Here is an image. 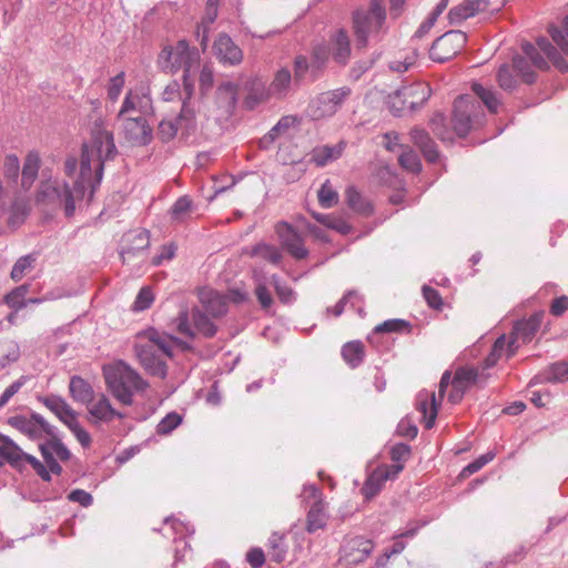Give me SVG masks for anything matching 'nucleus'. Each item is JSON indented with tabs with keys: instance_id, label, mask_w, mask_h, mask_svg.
I'll use <instances>...</instances> for the list:
<instances>
[{
	"instance_id": "f257e3e1",
	"label": "nucleus",
	"mask_w": 568,
	"mask_h": 568,
	"mask_svg": "<svg viewBox=\"0 0 568 568\" xmlns=\"http://www.w3.org/2000/svg\"><path fill=\"white\" fill-rule=\"evenodd\" d=\"M116 146L113 135L108 131H99L93 135L92 145H82L80 160V173L73 185H62L57 180L42 181L39 185L36 201L38 204L50 206L59 205L63 209L64 215L71 219L87 193L88 204L92 202L95 191L101 184L104 171V162L116 155Z\"/></svg>"
},
{
	"instance_id": "f03ea898",
	"label": "nucleus",
	"mask_w": 568,
	"mask_h": 568,
	"mask_svg": "<svg viewBox=\"0 0 568 568\" xmlns=\"http://www.w3.org/2000/svg\"><path fill=\"white\" fill-rule=\"evenodd\" d=\"M138 337L145 339L134 345L141 366L149 375L164 379L168 375V365L162 356L173 357V348L168 344V337L154 327L141 332Z\"/></svg>"
},
{
	"instance_id": "7ed1b4c3",
	"label": "nucleus",
	"mask_w": 568,
	"mask_h": 568,
	"mask_svg": "<svg viewBox=\"0 0 568 568\" xmlns=\"http://www.w3.org/2000/svg\"><path fill=\"white\" fill-rule=\"evenodd\" d=\"M103 376L111 394L125 406L133 404V390L148 387V383L122 361L104 366Z\"/></svg>"
},
{
	"instance_id": "20e7f679",
	"label": "nucleus",
	"mask_w": 568,
	"mask_h": 568,
	"mask_svg": "<svg viewBox=\"0 0 568 568\" xmlns=\"http://www.w3.org/2000/svg\"><path fill=\"white\" fill-rule=\"evenodd\" d=\"M385 20L386 10L382 0H371L367 10H355L352 16V23L357 48H365L369 36L378 33Z\"/></svg>"
},
{
	"instance_id": "39448f33",
	"label": "nucleus",
	"mask_w": 568,
	"mask_h": 568,
	"mask_svg": "<svg viewBox=\"0 0 568 568\" xmlns=\"http://www.w3.org/2000/svg\"><path fill=\"white\" fill-rule=\"evenodd\" d=\"M480 104L468 95H459L453 106V130L459 138H466L473 129Z\"/></svg>"
},
{
	"instance_id": "423d86ee",
	"label": "nucleus",
	"mask_w": 568,
	"mask_h": 568,
	"mask_svg": "<svg viewBox=\"0 0 568 568\" xmlns=\"http://www.w3.org/2000/svg\"><path fill=\"white\" fill-rule=\"evenodd\" d=\"M467 36L462 30H449L438 37L429 49V58L439 63L455 58L465 48Z\"/></svg>"
},
{
	"instance_id": "0eeeda50",
	"label": "nucleus",
	"mask_w": 568,
	"mask_h": 568,
	"mask_svg": "<svg viewBox=\"0 0 568 568\" xmlns=\"http://www.w3.org/2000/svg\"><path fill=\"white\" fill-rule=\"evenodd\" d=\"M8 425L27 435L30 439H38L41 434L53 435V426L50 425L40 414L32 413L30 418L23 415H16L8 418Z\"/></svg>"
},
{
	"instance_id": "6e6552de",
	"label": "nucleus",
	"mask_w": 568,
	"mask_h": 568,
	"mask_svg": "<svg viewBox=\"0 0 568 568\" xmlns=\"http://www.w3.org/2000/svg\"><path fill=\"white\" fill-rule=\"evenodd\" d=\"M373 549L374 544L372 540L362 536H355L343 544L341 559L347 565H358L371 556Z\"/></svg>"
},
{
	"instance_id": "1a4fd4ad",
	"label": "nucleus",
	"mask_w": 568,
	"mask_h": 568,
	"mask_svg": "<svg viewBox=\"0 0 568 568\" xmlns=\"http://www.w3.org/2000/svg\"><path fill=\"white\" fill-rule=\"evenodd\" d=\"M276 233L281 240L282 246L296 260H304L308 255V250L304 246L300 233L287 222H280L276 225Z\"/></svg>"
},
{
	"instance_id": "9d476101",
	"label": "nucleus",
	"mask_w": 568,
	"mask_h": 568,
	"mask_svg": "<svg viewBox=\"0 0 568 568\" xmlns=\"http://www.w3.org/2000/svg\"><path fill=\"white\" fill-rule=\"evenodd\" d=\"M348 87H342L335 90H329L321 93L316 98L317 109L315 115L317 118H325L334 115L343 105L345 100L351 95Z\"/></svg>"
},
{
	"instance_id": "9b49d317",
	"label": "nucleus",
	"mask_w": 568,
	"mask_h": 568,
	"mask_svg": "<svg viewBox=\"0 0 568 568\" xmlns=\"http://www.w3.org/2000/svg\"><path fill=\"white\" fill-rule=\"evenodd\" d=\"M213 53L224 65H237L243 61L242 49L227 33H220L214 40Z\"/></svg>"
},
{
	"instance_id": "f8f14e48",
	"label": "nucleus",
	"mask_w": 568,
	"mask_h": 568,
	"mask_svg": "<svg viewBox=\"0 0 568 568\" xmlns=\"http://www.w3.org/2000/svg\"><path fill=\"white\" fill-rule=\"evenodd\" d=\"M125 138L139 145H148L152 141V128L144 116L123 118Z\"/></svg>"
},
{
	"instance_id": "ddd939ff",
	"label": "nucleus",
	"mask_w": 568,
	"mask_h": 568,
	"mask_svg": "<svg viewBox=\"0 0 568 568\" xmlns=\"http://www.w3.org/2000/svg\"><path fill=\"white\" fill-rule=\"evenodd\" d=\"M331 48V54L336 64L345 67L351 59V39L344 28H339L329 36L327 43Z\"/></svg>"
},
{
	"instance_id": "4468645a",
	"label": "nucleus",
	"mask_w": 568,
	"mask_h": 568,
	"mask_svg": "<svg viewBox=\"0 0 568 568\" xmlns=\"http://www.w3.org/2000/svg\"><path fill=\"white\" fill-rule=\"evenodd\" d=\"M312 497L317 498L306 515V531L313 534L318 529H324L327 525L326 504L321 499V491L315 486H311Z\"/></svg>"
},
{
	"instance_id": "2eb2a0df",
	"label": "nucleus",
	"mask_w": 568,
	"mask_h": 568,
	"mask_svg": "<svg viewBox=\"0 0 568 568\" xmlns=\"http://www.w3.org/2000/svg\"><path fill=\"white\" fill-rule=\"evenodd\" d=\"M88 408V420L98 424L100 422L102 423H110L114 418L122 419L124 415L116 409H114L109 400V398L101 394L98 398V400L94 403V400L87 406Z\"/></svg>"
},
{
	"instance_id": "dca6fc26",
	"label": "nucleus",
	"mask_w": 568,
	"mask_h": 568,
	"mask_svg": "<svg viewBox=\"0 0 568 568\" xmlns=\"http://www.w3.org/2000/svg\"><path fill=\"white\" fill-rule=\"evenodd\" d=\"M199 298L203 307V312L214 318L224 316L227 313V297L214 290H202Z\"/></svg>"
},
{
	"instance_id": "f3484780",
	"label": "nucleus",
	"mask_w": 568,
	"mask_h": 568,
	"mask_svg": "<svg viewBox=\"0 0 568 568\" xmlns=\"http://www.w3.org/2000/svg\"><path fill=\"white\" fill-rule=\"evenodd\" d=\"M399 93L408 100V110H419L432 97V88L425 82H415L399 88Z\"/></svg>"
},
{
	"instance_id": "a211bd4d",
	"label": "nucleus",
	"mask_w": 568,
	"mask_h": 568,
	"mask_svg": "<svg viewBox=\"0 0 568 568\" xmlns=\"http://www.w3.org/2000/svg\"><path fill=\"white\" fill-rule=\"evenodd\" d=\"M409 135L413 143L420 150L427 162L436 163L438 161L439 151L437 144L425 129L415 126L410 130Z\"/></svg>"
},
{
	"instance_id": "6ab92c4d",
	"label": "nucleus",
	"mask_w": 568,
	"mask_h": 568,
	"mask_svg": "<svg viewBox=\"0 0 568 568\" xmlns=\"http://www.w3.org/2000/svg\"><path fill=\"white\" fill-rule=\"evenodd\" d=\"M409 135L413 143L420 150L427 162L436 163L438 161L439 151L437 144L425 129L415 126L410 130Z\"/></svg>"
},
{
	"instance_id": "aec40b11",
	"label": "nucleus",
	"mask_w": 568,
	"mask_h": 568,
	"mask_svg": "<svg viewBox=\"0 0 568 568\" xmlns=\"http://www.w3.org/2000/svg\"><path fill=\"white\" fill-rule=\"evenodd\" d=\"M409 135L413 143L420 150L427 162L436 163L438 161L439 151L437 144L425 129L415 126L410 130Z\"/></svg>"
},
{
	"instance_id": "412c9836",
	"label": "nucleus",
	"mask_w": 568,
	"mask_h": 568,
	"mask_svg": "<svg viewBox=\"0 0 568 568\" xmlns=\"http://www.w3.org/2000/svg\"><path fill=\"white\" fill-rule=\"evenodd\" d=\"M409 135L413 143L420 150L427 162L436 163L438 161L439 151L437 144L425 129L415 126L410 130Z\"/></svg>"
},
{
	"instance_id": "4be33fe9",
	"label": "nucleus",
	"mask_w": 568,
	"mask_h": 568,
	"mask_svg": "<svg viewBox=\"0 0 568 568\" xmlns=\"http://www.w3.org/2000/svg\"><path fill=\"white\" fill-rule=\"evenodd\" d=\"M38 399L65 426L78 417L77 412L61 396H40Z\"/></svg>"
},
{
	"instance_id": "5701e85b",
	"label": "nucleus",
	"mask_w": 568,
	"mask_h": 568,
	"mask_svg": "<svg viewBox=\"0 0 568 568\" xmlns=\"http://www.w3.org/2000/svg\"><path fill=\"white\" fill-rule=\"evenodd\" d=\"M0 457L6 460L13 469L22 473L24 466L22 465V457L24 452L16 444L9 436L0 433Z\"/></svg>"
},
{
	"instance_id": "b1692460",
	"label": "nucleus",
	"mask_w": 568,
	"mask_h": 568,
	"mask_svg": "<svg viewBox=\"0 0 568 568\" xmlns=\"http://www.w3.org/2000/svg\"><path fill=\"white\" fill-rule=\"evenodd\" d=\"M200 59V54L197 49L190 48L186 40L178 41L175 45V55H174V72L180 69H183V72L187 70L191 72L192 68L197 64Z\"/></svg>"
},
{
	"instance_id": "393cba45",
	"label": "nucleus",
	"mask_w": 568,
	"mask_h": 568,
	"mask_svg": "<svg viewBox=\"0 0 568 568\" xmlns=\"http://www.w3.org/2000/svg\"><path fill=\"white\" fill-rule=\"evenodd\" d=\"M331 57V48L326 42H320L311 50V82L316 81L325 71Z\"/></svg>"
},
{
	"instance_id": "a878e982",
	"label": "nucleus",
	"mask_w": 568,
	"mask_h": 568,
	"mask_svg": "<svg viewBox=\"0 0 568 568\" xmlns=\"http://www.w3.org/2000/svg\"><path fill=\"white\" fill-rule=\"evenodd\" d=\"M544 316L545 312L538 311L528 318L517 321L514 325L511 335L515 334L517 337H520L524 343L530 342L539 331Z\"/></svg>"
},
{
	"instance_id": "bb28decb",
	"label": "nucleus",
	"mask_w": 568,
	"mask_h": 568,
	"mask_svg": "<svg viewBox=\"0 0 568 568\" xmlns=\"http://www.w3.org/2000/svg\"><path fill=\"white\" fill-rule=\"evenodd\" d=\"M440 403L435 393L420 392L417 397V409L423 414L425 428L430 429L435 425Z\"/></svg>"
},
{
	"instance_id": "cd10ccee",
	"label": "nucleus",
	"mask_w": 568,
	"mask_h": 568,
	"mask_svg": "<svg viewBox=\"0 0 568 568\" xmlns=\"http://www.w3.org/2000/svg\"><path fill=\"white\" fill-rule=\"evenodd\" d=\"M345 203L355 214L363 217H369L374 213L373 203L353 185L345 190Z\"/></svg>"
},
{
	"instance_id": "c85d7f7f",
	"label": "nucleus",
	"mask_w": 568,
	"mask_h": 568,
	"mask_svg": "<svg viewBox=\"0 0 568 568\" xmlns=\"http://www.w3.org/2000/svg\"><path fill=\"white\" fill-rule=\"evenodd\" d=\"M69 393L74 402L81 403L85 406H89L94 400L95 396L92 385L79 375L71 376Z\"/></svg>"
},
{
	"instance_id": "c756f323",
	"label": "nucleus",
	"mask_w": 568,
	"mask_h": 568,
	"mask_svg": "<svg viewBox=\"0 0 568 568\" xmlns=\"http://www.w3.org/2000/svg\"><path fill=\"white\" fill-rule=\"evenodd\" d=\"M196 114L197 110L195 104L192 101H183L180 113L175 118L182 136H189L196 132Z\"/></svg>"
},
{
	"instance_id": "7c9ffc66",
	"label": "nucleus",
	"mask_w": 568,
	"mask_h": 568,
	"mask_svg": "<svg viewBox=\"0 0 568 568\" xmlns=\"http://www.w3.org/2000/svg\"><path fill=\"white\" fill-rule=\"evenodd\" d=\"M220 0H207L205 6V14L201 23L196 28V38L200 41L202 50L205 51L209 42V28L217 18Z\"/></svg>"
},
{
	"instance_id": "2f4dec72",
	"label": "nucleus",
	"mask_w": 568,
	"mask_h": 568,
	"mask_svg": "<svg viewBox=\"0 0 568 568\" xmlns=\"http://www.w3.org/2000/svg\"><path fill=\"white\" fill-rule=\"evenodd\" d=\"M215 100L219 109L231 115L237 102V85L232 82L222 83L216 90Z\"/></svg>"
},
{
	"instance_id": "473e14b6",
	"label": "nucleus",
	"mask_w": 568,
	"mask_h": 568,
	"mask_svg": "<svg viewBox=\"0 0 568 568\" xmlns=\"http://www.w3.org/2000/svg\"><path fill=\"white\" fill-rule=\"evenodd\" d=\"M564 383L568 381V363L565 361L556 362L549 365L542 373L532 378L529 386L537 382Z\"/></svg>"
},
{
	"instance_id": "72a5a7b5",
	"label": "nucleus",
	"mask_w": 568,
	"mask_h": 568,
	"mask_svg": "<svg viewBox=\"0 0 568 568\" xmlns=\"http://www.w3.org/2000/svg\"><path fill=\"white\" fill-rule=\"evenodd\" d=\"M41 159L38 152L30 151L22 168L21 186L29 190L38 178Z\"/></svg>"
},
{
	"instance_id": "f704fd0d",
	"label": "nucleus",
	"mask_w": 568,
	"mask_h": 568,
	"mask_svg": "<svg viewBox=\"0 0 568 568\" xmlns=\"http://www.w3.org/2000/svg\"><path fill=\"white\" fill-rule=\"evenodd\" d=\"M343 359L351 368H357L365 358V346L361 341L347 342L341 351Z\"/></svg>"
},
{
	"instance_id": "c9c22d12",
	"label": "nucleus",
	"mask_w": 568,
	"mask_h": 568,
	"mask_svg": "<svg viewBox=\"0 0 568 568\" xmlns=\"http://www.w3.org/2000/svg\"><path fill=\"white\" fill-rule=\"evenodd\" d=\"M386 480L387 475H383L382 470H378V468L374 469L367 476L364 485L361 488V493L364 496L365 500H371L374 497H376L382 490Z\"/></svg>"
},
{
	"instance_id": "e433bc0d",
	"label": "nucleus",
	"mask_w": 568,
	"mask_h": 568,
	"mask_svg": "<svg viewBox=\"0 0 568 568\" xmlns=\"http://www.w3.org/2000/svg\"><path fill=\"white\" fill-rule=\"evenodd\" d=\"M21 356L19 344L9 337L0 338V369L16 363Z\"/></svg>"
},
{
	"instance_id": "4c0bfd02",
	"label": "nucleus",
	"mask_w": 568,
	"mask_h": 568,
	"mask_svg": "<svg viewBox=\"0 0 568 568\" xmlns=\"http://www.w3.org/2000/svg\"><path fill=\"white\" fill-rule=\"evenodd\" d=\"M481 376L475 367L460 366L455 371L453 382L468 389L471 385L484 384L488 375L484 376V379Z\"/></svg>"
},
{
	"instance_id": "58836bf2",
	"label": "nucleus",
	"mask_w": 568,
	"mask_h": 568,
	"mask_svg": "<svg viewBox=\"0 0 568 568\" xmlns=\"http://www.w3.org/2000/svg\"><path fill=\"white\" fill-rule=\"evenodd\" d=\"M210 315L205 314L201 308L192 310V321L199 334L205 338H212L216 335L217 326L210 320Z\"/></svg>"
},
{
	"instance_id": "ea45409f",
	"label": "nucleus",
	"mask_w": 568,
	"mask_h": 568,
	"mask_svg": "<svg viewBox=\"0 0 568 568\" xmlns=\"http://www.w3.org/2000/svg\"><path fill=\"white\" fill-rule=\"evenodd\" d=\"M537 45L538 49L552 62L556 69L562 73L568 71V62L560 55L557 48L547 38H538Z\"/></svg>"
},
{
	"instance_id": "a19ab883",
	"label": "nucleus",
	"mask_w": 568,
	"mask_h": 568,
	"mask_svg": "<svg viewBox=\"0 0 568 568\" xmlns=\"http://www.w3.org/2000/svg\"><path fill=\"white\" fill-rule=\"evenodd\" d=\"M312 216L320 224L334 230L342 235H347L353 231V226L349 223L332 214L312 212Z\"/></svg>"
},
{
	"instance_id": "79ce46f5",
	"label": "nucleus",
	"mask_w": 568,
	"mask_h": 568,
	"mask_svg": "<svg viewBox=\"0 0 568 568\" xmlns=\"http://www.w3.org/2000/svg\"><path fill=\"white\" fill-rule=\"evenodd\" d=\"M293 77L287 69H281L276 72L268 88V93L278 98L285 97L288 92Z\"/></svg>"
},
{
	"instance_id": "37998d69",
	"label": "nucleus",
	"mask_w": 568,
	"mask_h": 568,
	"mask_svg": "<svg viewBox=\"0 0 568 568\" xmlns=\"http://www.w3.org/2000/svg\"><path fill=\"white\" fill-rule=\"evenodd\" d=\"M343 150V143H339L337 145H324L317 148L313 152V161L316 163L317 166H324L328 162L338 159Z\"/></svg>"
},
{
	"instance_id": "c03bdc74",
	"label": "nucleus",
	"mask_w": 568,
	"mask_h": 568,
	"mask_svg": "<svg viewBox=\"0 0 568 568\" xmlns=\"http://www.w3.org/2000/svg\"><path fill=\"white\" fill-rule=\"evenodd\" d=\"M413 331V325L410 322L402 318H392L384 321L383 323L378 324L373 333L374 334H381V333H398V334H410Z\"/></svg>"
},
{
	"instance_id": "a18cd8bd",
	"label": "nucleus",
	"mask_w": 568,
	"mask_h": 568,
	"mask_svg": "<svg viewBox=\"0 0 568 568\" xmlns=\"http://www.w3.org/2000/svg\"><path fill=\"white\" fill-rule=\"evenodd\" d=\"M29 292V285L22 284L3 296V302L13 311L18 312L27 306L26 295Z\"/></svg>"
},
{
	"instance_id": "49530a36",
	"label": "nucleus",
	"mask_w": 568,
	"mask_h": 568,
	"mask_svg": "<svg viewBox=\"0 0 568 568\" xmlns=\"http://www.w3.org/2000/svg\"><path fill=\"white\" fill-rule=\"evenodd\" d=\"M270 95L263 83L253 82L244 100V106L247 110H254L258 104L266 101Z\"/></svg>"
},
{
	"instance_id": "de8ad7c7",
	"label": "nucleus",
	"mask_w": 568,
	"mask_h": 568,
	"mask_svg": "<svg viewBox=\"0 0 568 568\" xmlns=\"http://www.w3.org/2000/svg\"><path fill=\"white\" fill-rule=\"evenodd\" d=\"M471 90L491 113H497L499 100L493 90L483 87L480 83H473Z\"/></svg>"
},
{
	"instance_id": "09e8293b",
	"label": "nucleus",
	"mask_w": 568,
	"mask_h": 568,
	"mask_svg": "<svg viewBox=\"0 0 568 568\" xmlns=\"http://www.w3.org/2000/svg\"><path fill=\"white\" fill-rule=\"evenodd\" d=\"M433 133L442 141H453L452 132L446 124V116L443 112H435L429 121Z\"/></svg>"
},
{
	"instance_id": "8fccbe9b",
	"label": "nucleus",
	"mask_w": 568,
	"mask_h": 568,
	"mask_svg": "<svg viewBox=\"0 0 568 568\" xmlns=\"http://www.w3.org/2000/svg\"><path fill=\"white\" fill-rule=\"evenodd\" d=\"M37 261V255L34 253L27 254L21 256L16 261L12 266L10 276L14 282L20 281L27 272L33 268V264Z\"/></svg>"
},
{
	"instance_id": "3c124183",
	"label": "nucleus",
	"mask_w": 568,
	"mask_h": 568,
	"mask_svg": "<svg viewBox=\"0 0 568 568\" xmlns=\"http://www.w3.org/2000/svg\"><path fill=\"white\" fill-rule=\"evenodd\" d=\"M318 203L324 209L334 207L338 203V193L335 191L329 180H326L317 192Z\"/></svg>"
},
{
	"instance_id": "603ef678",
	"label": "nucleus",
	"mask_w": 568,
	"mask_h": 568,
	"mask_svg": "<svg viewBox=\"0 0 568 568\" xmlns=\"http://www.w3.org/2000/svg\"><path fill=\"white\" fill-rule=\"evenodd\" d=\"M311 81V64L306 55H296L294 59L293 82L300 85L303 81Z\"/></svg>"
},
{
	"instance_id": "864d4df0",
	"label": "nucleus",
	"mask_w": 568,
	"mask_h": 568,
	"mask_svg": "<svg viewBox=\"0 0 568 568\" xmlns=\"http://www.w3.org/2000/svg\"><path fill=\"white\" fill-rule=\"evenodd\" d=\"M134 240L136 242L135 246H128L122 250L121 256L123 258V262H125L126 258H130L131 256H134L138 253H140L143 250L149 247V245H150L149 231H146V230L140 231L139 233L135 234Z\"/></svg>"
},
{
	"instance_id": "5fc2aeb1",
	"label": "nucleus",
	"mask_w": 568,
	"mask_h": 568,
	"mask_svg": "<svg viewBox=\"0 0 568 568\" xmlns=\"http://www.w3.org/2000/svg\"><path fill=\"white\" fill-rule=\"evenodd\" d=\"M193 201L190 196H180L170 210L172 221L183 222L186 214L192 210Z\"/></svg>"
},
{
	"instance_id": "6e6d98bb",
	"label": "nucleus",
	"mask_w": 568,
	"mask_h": 568,
	"mask_svg": "<svg viewBox=\"0 0 568 568\" xmlns=\"http://www.w3.org/2000/svg\"><path fill=\"white\" fill-rule=\"evenodd\" d=\"M513 67L520 74L523 82L532 84L537 80V74L530 69V64L525 57L516 55L513 59Z\"/></svg>"
},
{
	"instance_id": "4d7b16f0",
	"label": "nucleus",
	"mask_w": 568,
	"mask_h": 568,
	"mask_svg": "<svg viewBox=\"0 0 568 568\" xmlns=\"http://www.w3.org/2000/svg\"><path fill=\"white\" fill-rule=\"evenodd\" d=\"M268 546L271 548V559L277 564L282 562L286 556L284 536L278 532H273L268 538Z\"/></svg>"
},
{
	"instance_id": "13d9d810",
	"label": "nucleus",
	"mask_w": 568,
	"mask_h": 568,
	"mask_svg": "<svg viewBox=\"0 0 568 568\" xmlns=\"http://www.w3.org/2000/svg\"><path fill=\"white\" fill-rule=\"evenodd\" d=\"M562 27L565 33L557 27H549V34L556 45L560 49V51L568 55V16H566L562 20Z\"/></svg>"
},
{
	"instance_id": "bf43d9fd",
	"label": "nucleus",
	"mask_w": 568,
	"mask_h": 568,
	"mask_svg": "<svg viewBox=\"0 0 568 568\" xmlns=\"http://www.w3.org/2000/svg\"><path fill=\"white\" fill-rule=\"evenodd\" d=\"M398 163L403 169L412 173H419L423 168L418 154L412 149L404 151L399 155Z\"/></svg>"
},
{
	"instance_id": "052dcab7",
	"label": "nucleus",
	"mask_w": 568,
	"mask_h": 568,
	"mask_svg": "<svg viewBox=\"0 0 568 568\" xmlns=\"http://www.w3.org/2000/svg\"><path fill=\"white\" fill-rule=\"evenodd\" d=\"M182 419L176 412L166 414L158 424L156 434L161 436L171 434L182 423Z\"/></svg>"
},
{
	"instance_id": "680f3d73",
	"label": "nucleus",
	"mask_w": 568,
	"mask_h": 568,
	"mask_svg": "<svg viewBox=\"0 0 568 568\" xmlns=\"http://www.w3.org/2000/svg\"><path fill=\"white\" fill-rule=\"evenodd\" d=\"M179 129L175 118L170 120L164 119L159 123L156 134L163 143H168L176 136Z\"/></svg>"
},
{
	"instance_id": "e2e57ef3",
	"label": "nucleus",
	"mask_w": 568,
	"mask_h": 568,
	"mask_svg": "<svg viewBox=\"0 0 568 568\" xmlns=\"http://www.w3.org/2000/svg\"><path fill=\"white\" fill-rule=\"evenodd\" d=\"M528 552V548L519 545L513 552L504 557L499 562H488L486 568H505L509 564H517L521 561Z\"/></svg>"
},
{
	"instance_id": "0e129e2a",
	"label": "nucleus",
	"mask_w": 568,
	"mask_h": 568,
	"mask_svg": "<svg viewBox=\"0 0 568 568\" xmlns=\"http://www.w3.org/2000/svg\"><path fill=\"white\" fill-rule=\"evenodd\" d=\"M506 348V336L500 335L494 342L490 353L484 361V369L495 366Z\"/></svg>"
},
{
	"instance_id": "69168bd1",
	"label": "nucleus",
	"mask_w": 568,
	"mask_h": 568,
	"mask_svg": "<svg viewBox=\"0 0 568 568\" xmlns=\"http://www.w3.org/2000/svg\"><path fill=\"white\" fill-rule=\"evenodd\" d=\"M521 50L537 69L547 70L549 68L548 62L532 43L528 41L523 42Z\"/></svg>"
},
{
	"instance_id": "338daca9",
	"label": "nucleus",
	"mask_w": 568,
	"mask_h": 568,
	"mask_svg": "<svg viewBox=\"0 0 568 568\" xmlns=\"http://www.w3.org/2000/svg\"><path fill=\"white\" fill-rule=\"evenodd\" d=\"M272 282L274 283L275 292L281 303L290 305L295 301V292L287 284H282L278 276L273 275Z\"/></svg>"
},
{
	"instance_id": "774afa93",
	"label": "nucleus",
	"mask_w": 568,
	"mask_h": 568,
	"mask_svg": "<svg viewBox=\"0 0 568 568\" xmlns=\"http://www.w3.org/2000/svg\"><path fill=\"white\" fill-rule=\"evenodd\" d=\"M388 108L393 115L402 116L404 111L408 110V100H406L400 93L399 89H397L393 94L388 95L387 101Z\"/></svg>"
}]
</instances>
